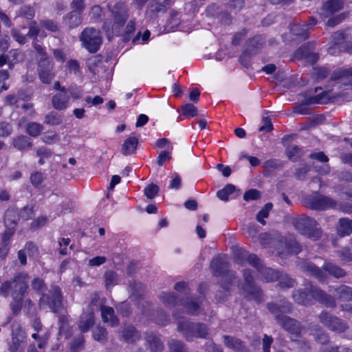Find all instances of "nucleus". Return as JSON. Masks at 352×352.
I'll use <instances>...</instances> for the list:
<instances>
[{
    "label": "nucleus",
    "instance_id": "obj_1",
    "mask_svg": "<svg viewBox=\"0 0 352 352\" xmlns=\"http://www.w3.org/2000/svg\"><path fill=\"white\" fill-rule=\"evenodd\" d=\"M266 307L281 328L292 335L300 336L303 329L302 324L295 318L286 315L293 311V306L290 302L285 298H280L276 302H267Z\"/></svg>",
    "mask_w": 352,
    "mask_h": 352
},
{
    "label": "nucleus",
    "instance_id": "obj_2",
    "mask_svg": "<svg viewBox=\"0 0 352 352\" xmlns=\"http://www.w3.org/2000/svg\"><path fill=\"white\" fill-rule=\"evenodd\" d=\"M294 300L300 305H310L312 300L325 305L327 307L334 308L336 306L335 298L325 293L320 287L312 283L305 285L304 289L293 291Z\"/></svg>",
    "mask_w": 352,
    "mask_h": 352
},
{
    "label": "nucleus",
    "instance_id": "obj_3",
    "mask_svg": "<svg viewBox=\"0 0 352 352\" xmlns=\"http://www.w3.org/2000/svg\"><path fill=\"white\" fill-rule=\"evenodd\" d=\"M29 280L28 273H16L12 278L1 283L0 294L5 298L10 294L12 298H24L30 292Z\"/></svg>",
    "mask_w": 352,
    "mask_h": 352
},
{
    "label": "nucleus",
    "instance_id": "obj_4",
    "mask_svg": "<svg viewBox=\"0 0 352 352\" xmlns=\"http://www.w3.org/2000/svg\"><path fill=\"white\" fill-rule=\"evenodd\" d=\"M107 9L113 21L111 26L107 21L104 22L102 28L106 32H115L118 34L129 17V9L124 1H120L114 4L108 3Z\"/></svg>",
    "mask_w": 352,
    "mask_h": 352
},
{
    "label": "nucleus",
    "instance_id": "obj_5",
    "mask_svg": "<svg viewBox=\"0 0 352 352\" xmlns=\"http://www.w3.org/2000/svg\"><path fill=\"white\" fill-rule=\"evenodd\" d=\"M177 331L182 334L187 342L195 338L207 339L210 335V328L203 322H194L188 319L179 320Z\"/></svg>",
    "mask_w": 352,
    "mask_h": 352
},
{
    "label": "nucleus",
    "instance_id": "obj_6",
    "mask_svg": "<svg viewBox=\"0 0 352 352\" xmlns=\"http://www.w3.org/2000/svg\"><path fill=\"white\" fill-rule=\"evenodd\" d=\"M243 283L240 291L243 298L248 300H253L257 304L264 301V294L262 289L254 280L253 272L250 269H245L242 272Z\"/></svg>",
    "mask_w": 352,
    "mask_h": 352
},
{
    "label": "nucleus",
    "instance_id": "obj_7",
    "mask_svg": "<svg viewBox=\"0 0 352 352\" xmlns=\"http://www.w3.org/2000/svg\"><path fill=\"white\" fill-rule=\"evenodd\" d=\"M63 294L57 285H52L47 294H42L39 299L38 307L41 309L47 306L54 313H58L63 307Z\"/></svg>",
    "mask_w": 352,
    "mask_h": 352
},
{
    "label": "nucleus",
    "instance_id": "obj_8",
    "mask_svg": "<svg viewBox=\"0 0 352 352\" xmlns=\"http://www.w3.org/2000/svg\"><path fill=\"white\" fill-rule=\"evenodd\" d=\"M316 224L314 219L307 216H302L294 221V226L298 232L314 241L319 239L322 234L320 229L316 228Z\"/></svg>",
    "mask_w": 352,
    "mask_h": 352
},
{
    "label": "nucleus",
    "instance_id": "obj_9",
    "mask_svg": "<svg viewBox=\"0 0 352 352\" xmlns=\"http://www.w3.org/2000/svg\"><path fill=\"white\" fill-rule=\"evenodd\" d=\"M82 45L91 53L96 52L102 43L100 31L94 28H87L80 36Z\"/></svg>",
    "mask_w": 352,
    "mask_h": 352
},
{
    "label": "nucleus",
    "instance_id": "obj_10",
    "mask_svg": "<svg viewBox=\"0 0 352 352\" xmlns=\"http://www.w3.org/2000/svg\"><path fill=\"white\" fill-rule=\"evenodd\" d=\"M318 319L324 327L331 331L343 333L349 329L348 324L342 319L327 311L318 315Z\"/></svg>",
    "mask_w": 352,
    "mask_h": 352
},
{
    "label": "nucleus",
    "instance_id": "obj_11",
    "mask_svg": "<svg viewBox=\"0 0 352 352\" xmlns=\"http://www.w3.org/2000/svg\"><path fill=\"white\" fill-rule=\"evenodd\" d=\"M305 204L307 208L318 210H324L336 206V202L333 199L319 194L307 197L305 199Z\"/></svg>",
    "mask_w": 352,
    "mask_h": 352
},
{
    "label": "nucleus",
    "instance_id": "obj_12",
    "mask_svg": "<svg viewBox=\"0 0 352 352\" xmlns=\"http://www.w3.org/2000/svg\"><path fill=\"white\" fill-rule=\"evenodd\" d=\"M52 58L38 60L37 72L39 80L45 85H50L56 76Z\"/></svg>",
    "mask_w": 352,
    "mask_h": 352
},
{
    "label": "nucleus",
    "instance_id": "obj_13",
    "mask_svg": "<svg viewBox=\"0 0 352 352\" xmlns=\"http://www.w3.org/2000/svg\"><path fill=\"white\" fill-rule=\"evenodd\" d=\"M221 276L223 278L220 282V287L223 291V293H222L221 290L217 291L215 294V298L219 300L224 301L229 296L233 284L237 282V277L236 272L231 270Z\"/></svg>",
    "mask_w": 352,
    "mask_h": 352
},
{
    "label": "nucleus",
    "instance_id": "obj_14",
    "mask_svg": "<svg viewBox=\"0 0 352 352\" xmlns=\"http://www.w3.org/2000/svg\"><path fill=\"white\" fill-rule=\"evenodd\" d=\"M235 262L241 265L248 263L253 267L258 262L259 258L254 254H250L243 248H238L234 252Z\"/></svg>",
    "mask_w": 352,
    "mask_h": 352
},
{
    "label": "nucleus",
    "instance_id": "obj_15",
    "mask_svg": "<svg viewBox=\"0 0 352 352\" xmlns=\"http://www.w3.org/2000/svg\"><path fill=\"white\" fill-rule=\"evenodd\" d=\"M254 267L258 271L266 282H274L278 280L280 276V272L267 267L260 258Z\"/></svg>",
    "mask_w": 352,
    "mask_h": 352
},
{
    "label": "nucleus",
    "instance_id": "obj_16",
    "mask_svg": "<svg viewBox=\"0 0 352 352\" xmlns=\"http://www.w3.org/2000/svg\"><path fill=\"white\" fill-rule=\"evenodd\" d=\"M331 80L352 87V67L336 69L332 73Z\"/></svg>",
    "mask_w": 352,
    "mask_h": 352
},
{
    "label": "nucleus",
    "instance_id": "obj_17",
    "mask_svg": "<svg viewBox=\"0 0 352 352\" xmlns=\"http://www.w3.org/2000/svg\"><path fill=\"white\" fill-rule=\"evenodd\" d=\"M210 267L214 276H221L228 272L229 264L225 257L218 256L210 261Z\"/></svg>",
    "mask_w": 352,
    "mask_h": 352
},
{
    "label": "nucleus",
    "instance_id": "obj_18",
    "mask_svg": "<svg viewBox=\"0 0 352 352\" xmlns=\"http://www.w3.org/2000/svg\"><path fill=\"white\" fill-rule=\"evenodd\" d=\"M222 340L225 346L234 352H250L245 343L238 338L224 335Z\"/></svg>",
    "mask_w": 352,
    "mask_h": 352
},
{
    "label": "nucleus",
    "instance_id": "obj_19",
    "mask_svg": "<svg viewBox=\"0 0 352 352\" xmlns=\"http://www.w3.org/2000/svg\"><path fill=\"white\" fill-rule=\"evenodd\" d=\"M122 339L127 343L133 344L141 339L140 332L131 324H124L121 331Z\"/></svg>",
    "mask_w": 352,
    "mask_h": 352
},
{
    "label": "nucleus",
    "instance_id": "obj_20",
    "mask_svg": "<svg viewBox=\"0 0 352 352\" xmlns=\"http://www.w3.org/2000/svg\"><path fill=\"white\" fill-rule=\"evenodd\" d=\"M70 97L67 91H58L52 98V105L58 111L66 109L69 104Z\"/></svg>",
    "mask_w": 352,
    "mask_h": 352
},
{
    "label": "nucleus",
    "instance_id": "obj_21",
    "mask_svg": "<svg viewBox=\"0 0 352 352\" xmlns=\"http://www.w3.org/2000/svg\"><path fill=\"white\" fill-rule=\"evenodd\" d=\"M25 333L21 327H17L12 329V340L9 343V350L12 352H16L19 350L21 344L24 342Z\"/></svg>",
    "mask_w": 352,
    "mask_h": 352
},
{
    "label": "nucleus",
    "instance_id": "obj_22",
    "mask_svg": "<svg viewBox=\"0 0 352 352\" xmlns=\"http://www.w3.org/2000/svg\"><path fill=\"white\" fill-rule=\"evenodd\" d=\"M101 317L102 321L105 323H109L112 327H118L120 324V320L115 314L113 307L102 305L100 307Z\"/></svg>",
    "mask_w": 352,
    "mask_h": 352
},
{
    "label": "nucleus",
    "instance_id": "obj_23",
    "mask_svg": "<svg viewBox=\"0 0 352 352\" xmlns=\"http://www.w3.org/2000/svg\"><path fill=\"white\" fill-rule=\"evenodd\" d=\"M145 340L151 352L163 351L164 345L159 336L153 332H146Z\"/></svg>",
    "mask_w": 352,
    "mask_h": 352
},
{
    "label": "nucleus",
    "instance_id": "obj_24",
    "mask_svg": "<svg viewBox=\"0 0 352 352\" xmlns=\"http://www.w3.org/2000/svg\"><path fill=\"white\" fill-rule=\"evenodd\" d=\"M11 144L14 148L21 152L31 149L33 146L32 139L24 135L12 138Z\"/></svg>",
    "mask_w": 352,
    "mask_h": 352
},
{
    "label": "nucleus",
    "instance_id": "obj_25",
    "mask_svg": "<svg viewBox=\"0 0 352 352\" xmlns=\"http://www.w3.org/2000/svg\"><path fill=\"white\" fill-rule=\"evenodd\" d=\"M162 302L167 307L172 308L182 305V298L173 292H162L160 295Z\"/></svg>",
    "mask_w": 352,
    "mask_h": 352
},
{
    "label": "nucleus",
    "instance_id": "obj_26",
    "mask_svg": "<svg viewBox=\"0 0 352 352\" xmlns=\"http://www.w3.org/2000/svg\"><path fill=\"white\" fill-rule=\"evenodd\" d=\"M310 334L314 338L315 341L320 344H327L329 342L328 333L318 324H314L309 329Z\"/></svg>",
    "mask_w": 352,
    "mask_h": 352
},
{
    "label": "nucleus",
    "instance_id": "obj_27",
    "mask_svg": "<svg viewBox=\"0 0 352 352\" xmlns=\"http://www.w3.org/2000/svg\"><path fill=\"white\" fill-rule=\"evenodd\" d=\"M182 305L186 309V313L192 316H197L201 311L200 300L192 298H182Z\"/></svg>",
    "mask_w": 352,
    "mask_h": 352
},
{
    "label": "nucleus",
    "instance_id": "obj_28",
    "mask_svg": "<svg viewBox=\"0 0 352 352\" xmlns=\"http://www.w3.org/2000/svg\"><path fill=\"white\" fill-rule=\"evenodd\" d=\"M82 23L80 13L76 10H72L63 17V23L69 29L78 27Z\"/></svg>",
    "mask_w": 352,
    "mask_h": 352
},
{
    "label": "nucleus",
    "instance_id": "obj_29",
    "mask_svg": "<svg viewBox=\"0 0 352 352\" xmlns=\"http://www.w3.org/2000/svg\"><path fill=\"white\" fill-rule=\"evenodd\" d=\"M344 5V0H327L323 3L322 9L324 12L332 14L341 10Z\"/></svg>",
    "mask_w": 352,
    "mask_h": 352
},
{
    "label": "nucleus",
    "instance_id": "obj_30",
    "mask_svg": "<svg viewBox=\"0 0 352 352\" xmlns=\"http://www.w3.org/2000/svg\"><path fill=\"white\" fill-rule=\"evenodd\" d=\"M264 44L263 38L261 36H255L249 38L245 43V49L254 54H257Z\"/></svg>",
    "mask_w": 352,
    "mask_h": 352
},
{
    "label": "nucleus",
    "instance_id": "obj_31",
    "mask_svg": "<svg viewBox=\"0 0 352 352\" xmlns=\"http://www.w3.org/2000/svg\"><path fill=\"white\" fill-rule=\"evenodd\" d=\"M301 267L304 272L309 273L319 280H323L325 278L324 271L311 262L304 263Z\"/></svg>",
    "mask_w": 352,
    "mask_h": 352
},
{
    "label": "nucleus",
    "instance_id": "obj_32",
    "mask_svg": "<svg viewBox=\"0 0 352 352\" xmlns=\"http://www.w3.org/2000/svg\"><path fill=\"white\" fill-rule=\"evenodd\" d=\"M338 235L340 236H349L352 233V220L349 218H341L337 226Z\"/></svg>",
    "mask_w": 352,
    "mask_h": 352
},
{
    "label": "nucleus",
    "instance_id": "obj_33",
    "mask_svg": "<svg viewBox=\"0 0 352 352\" xmlns=\"http://www.w3.org/2000/svg\"><path fill=\"white\" fill-rule=\"evenodd\" d=\"M20 219L18 211L14 208H8L4 214V224L6 227L15 228Z\"/></svg>",
    "mask_w": 352,
    "mask_h": 352
},
{
    "label": "nucleus",
    "instance_id": "obj_34",
    "mask_svg": "<svg viewBox=\"0 0 352 352\" xmlns=\"http://www.w3.org/2000/svg\"><path fill=\"white\" fill-rule=\"evenodd\" d=\"M94 314L93 311L89 314H83L79 322L78 327L81 332L88 331L94 324Z\"/></svg>",
    "mask_w": 352,
    "mask_h": 352
},
{
    "label": "nucleus",
    "instance_id": "obj_35",
    "mask_svg": "<svg viewBox=\"0 0 352 352\" xmlns=\"http://www.w3.org/2000/svg\"><path fill=\"white\" fill-rule=\"evenodd\" d=\"M129 292L131 294V297L133 299H140L144 292V286L136 280H132L129 284Z\"/></svg>",
    "mask_w": 352,
    "mask_h": 352
},
{
    "label": "nucleus",
    "instance_id": "obj_36",
    "mask_svg": "<svg viewBox=\"0 0 352 352\" xmlns=\"http://www.w3.org/2000/svg\"><path fill=\"white\" fill-rule=\"evenodd\" d=\"M138 139L135 137H129L125 140L121 152L124 155L134 153L137 149Z\"/></svg>",
    "mask_w": 352,
    "mask_h": 352
},
{
    "label": "nucleus",
    "instance_id": "obj_37",
    "mask_svg": "<svg viewBox=\"0 0 352 352\" xmlns=\"http://www.w3.org/2000/svg\"><path fill=\"white\" fill-rule=\"evenodd\" d=\"M170 3V0H153L149 3V8L154 14L165 12Z\"/></svg>",
    "mask_w": 352,
    "mask_h": 352
},
{
    "label": "nucleus",
    "instance_id": "obj_38",
    "mask_svg": "<svg viewBox=\"0 0 352 352\" xmlns=\"http://www.w3.org/2000/svg\"><path fill=\"white\" fill-rule=\"evenodd\" d=\"M323 269L327 272L331 276L339 278L346 276V272L341 267L331 263H324Z\"/></svg>",
    "mask_w": 352,
    "mask_h": 352
},
{
    "label": "nucleus",
    "instance_id": "obj_39",
    "mask_svg": "<svg viewBox=\"0 0 352 352\" xmlns=\"http://www.w3.org/2000/svg\"><path fill=\"white\" fill-rule=\"evenodd\" d=\"M336 292L340 301H352V287L347 285H341L336 289Z\"/></svg>",
    "mask_w": 352,
    "mask_h": 352
},
{
    "label": "nucleus",
    "instance_id": "obj_40",
    "mask_svg": "<svg viewBox=\"0 0 352 352\" xmlns=\"http://www.w3.org/2000/svg\"><path fill=\"white\" fill-rule=\"evenodd\" d=\"M105 287L109 289L118 283V276L116 272L112 270L107 271L104 274Z\"/></svg>",
    "mask_w": 352,
    "mask_h": 352
},
{
    "label": "nucleus",
    "instance_id": "obj_41",
    "mask_svg": "<svg viewBox=\"0 0 352 352\" xmlns=\"http://www.w3.org/2000/svg\"><path fill=\"white\" fill-rule=\"evenodd\" d=\"M285 152L289 160L293 162H298L302 155V149L296 145L288 146Z\"/></svg>",
    "mask_w": 352,
    "mask_h": 352
},
{
    "label": "nucleus",
    "instance_id": "obj_42",
    "mask_svg": "<svg viewBox=\"0 0 352 352\" xmlns=\"http://www.w3.org/2000/svg\"><path fill=\"white\" fill-rule=\"evenodd\" d=\"M108 333L104 327L98 326L93 331V337L94 340L100 342L102 344H104L107 342L108 339Z\"/></svg>",
    "mask_w": 352,
    "mask_h": 352
},
{
    "label": "nucleus",
    "instance_id": "obj_43",
    "mask_svg": "<svg viewBox=\"0 0 352 352\" xmlns=\"http://www.w3.org/2000/svg\"><path fill=\"white\" fill-rule=\"evenodd\" d=\"M292 32L294 34L305 40L309 37L307 25L305 23L300 25L294 24L292 28Z\"/></svg>",
    "mask_w": 352,
    "mask_h": 352
},
{
    "label": "nucleus",
    "instance_id": "obj_44",
    "mask_svg": "<svg viewBox=\"0 0 352 352\" xmlns=\"http://www.w3.org/2000/svg\"><path fill=\"white\" fill-rule=\"evenodd\" d=\"M329 100L328 92L322 91V93L307 98V103L308 104H325Z\"/></svg>",
    "mask_w": 352,
    "mask_h": 352
},
{
    "label": "nucleus",
    "instance_id": "obj_45",
    "mask_svg": "<svg viewBox=\"0 0 352 352\" xmlns=\"http://www.w3.org/2000/svg\"><path fill=\"white\" fill-rule=\"evenodd\" d=\"M168 346L170 352H188L185 344L178 340H170L168 343Z\"/></svg>",
    "mask_w": 352,
    "mask_h": 352
},
{
    "label": "nucleus",
    "instance_id": "obj_46",
    "mask_svg": "<svg viewBox=\"0 0 352 352\" xmlns=\"http://www.w3.org/2000/svg\"><path fill=\"white\" fill-rule=\"evenodd\" d=\"M31 286L33 290L38 294H45L47 290V285L43 279L39 277H35L31 281Z\"/></svg>",
    "mask_w": 352,
    "mask_h": 352
},
{
    "label": "nucleus",
    "instance_id": "obj_47",
    "mask_svg": "<svg viewBox=\"0 0 352 352\" xmlns=\"http://www.w3.org/2000/svg\"><path fill=\"white\" fill-rule=\"evenodd\" d=\"M273 204L272 203H267L262 209L256 214V220L262 225L265 226L266 221L265 218L268 217L270 211L272 209Z\"/></svg>",
    "mask_w": 352,
    "mask_h": 352
},
{
    "label": "nucleus",
    "instance_id": "obj_48",
    "mask_svg": "<svg viewBox=\"0 0 352 352\" xmlns=\"http://www.w3.org/2000/svg\"><path fill=\"white\" fill-rule=\"evenodd\" d=\"M236 190V187L230 184H227L223 189L217 192V197L223 201H228L230 195L232 194Z\"/></svg>",
    "mask_w": 352,
    "mask_h": 352
},
{
    "label": "nucleus",
    "instance_id": "obj_49",
    "mask_svg": "<svg viewBox=\"0 0 352 352\" xmlns=\"http://www.w3.org/2000/svg\"><path fill=\"white\" fill-rule=\"evenodd\" d=\"M12 300L10 303V308L14 316H18L23 306L24 298H12Z\"/></svg>",
    "mask_w": 352,
    "mask_h": 352
},
{
    "label": "nucleus",
    "instance_id": "obj_50",
    "mask_svg": "<svg viewBox=\"0 0 352 352\" xmlns=\"http://www.w3.org/2000/svg\"><path fill=\"white\" fill-rule=\"evenodd\" d=\"M43 127L41 124L36 122H30L26 127V132L32 137H37L43 131Z\"/></svg>",
    "mask_w": 352,
    "mask_h": 352
},
{
    "label": "nucleus",
    "instance_id": "obj_51",
    "mask_svg": "<svg viewBox=\"0 0 352 352\" xmlns=\"http://www.w3.org/2000/svg\"><path fill=\"white\" fill-rule=\"evenodd\" d=\"M40 25L52 32H58L59 31V27L58 23L52 19H42L39 21Z\"/></svg>",
    "mask_w": 352,
    "mask_h": 352
},
{
    "label": "nucleus",
    "instance_id": "obj_52",
    "mask_svg": "<svg viewBox=\"0 0 352 352\" xmlns=\"http://www.w3.org/2000/svg\"><path fill=\"white\" fill-rule=\"evenodd\" d=\"M116 308L118 313L122 317H129L132 312L130 304L126 301L118 303Z\"/></svg>",
    "mask_w": 352,
    "mask_h": 352
},
{
    "label": "nucleus",
    "instance_id": "obj_53",
    "mask_svg": "<svg viewBox=\"0 0 352 352\" xmlns=\"http://www.w3.org/2000/svg\"><path fill=\"white\" fill-rule=\"evenodd\" d=\"M315 49L314 43H306L303 44L297 51L298 54L300 55L302 58H305L311 54Z\"/></svg>",
    "mask_w": 352,
    "mask_h": 352
},
{
    "label": "nucleus",
    "instance_id": "obj_54",
    "mask_svg": "<svg viewBox=\"0 0 352 352\" xmlns=\"http://www.w3.org/2000/svg\"><path fill=\"white\" fill-rule=\"evenodd\" d=\"M285 245L292 254H297L302 251V245L296 239H289L287 240Z\"/></svg>",
    "mask_w": 352,
    "mask_h": 352
},
{
    "label": "nucleus",
    "instance_id": "obj_55",
    "mask_svg": "<svg viewBox=\"0 0 352 352\" xmlns=\"http://www.w3.org/2000/svg\"><path fill=\"white\" fill-rule=\"evenodd\" d=\"M181 111L182 114L186 116L195 117L198 113L197 107L191 103H187L182 106Z\"/></svg>",
    "mask_w": 352,
    "mask_h": 352
},
{
    "label": "nucleus",
    "instance_id": "obj_56",
    "mask_svg": "<svg viewBox=\"0 0 352 352\" xmlns=\"http://www.w3.org/2000/svg\"><path fill=\"white\" fill-rule=\"evenodd\" d=\"M253 55L254 54L252 52L244 50L239 56V61L243 67L248 68L251 65V58Z\"/></svg>",
    "mask_w": 352,
    "mask_h": 352
},
{
    "label": "nucleus",
    "instance_id": "obj_57",
    "mask_svg": "<svg viewBox=\"0 0 352 352\" xmlns=\"http://www.w3.org/2000/svg\"><path fill=\"white\" fill-rule=\"evenodd\" d=\"M159 186L154 184L148 185L144 190V195L150 199H153L159 192Z\"/></svg>",
    "mask_w": 352,
    "mask_h": 352
},
{
    "label": "nucleus",
    "instance_id": "obj_58",
    "mask_svg": "<svg viewBox=\"0 0 352 352\" xmlns=\"http://www.w3.org/2000/svg\"><path fill=\"white\" fill-rule=\"evenodd\" d=\"M45 122L49 125H58L62 122L61 116L51 112L45 116Z\"/></svg>",
    "mask_w": 352,
    "mask_h": 352
},
{
    "label": "nucleus",
    "instance_id": "obj_59",
    "mask_svg": "<svg viewBox=\"0 0 352 352\" xmlns=\"http://www.w3.org/2000/svg\"><path fill=\"white\" fill-rule=\"evenodd\" d=\"M13 128L10 123L6 121L0 122V137L6 138L12 133Z\"/></svg>",
    "mask_w": 352,
    "mask_h": 352
},
{
    "label": "nucleus",
    "instance_id": "obj_60",
    "mask_svg": "<svg viewBox=\"0 0 352 352\" xmlns=\"http://www.w3.org/2000/svg\"><path fill=\"white\" fill-rule=\"evenodd\" d=\"M34 14V9L30 6H23L19 10V16L27 19H32Z\"/></svg>",
    "mask_w": 352,
    "mask_h": 352
},
{
    "label": "nucleus",
    "instance_id": "obj_61",
    "mask_svg": "<svg viewBox=\"0 0 352 352\" xmlns=\"http://www.w3.org/2000/svg\"><path fill=\"white\" fill-rule=\"evenodd\" d=\"M278 280H279L280 286L284 288L293 287L295 284V280L293 278L289 277L287 274H282L281 273Z\"/></svg>",
    "mask_w": 352,
    "mask_h": 352
},
{
    "label": "nucleus",
    "instance_id": "obj_62",
    "mask_svg": "<svg viewBox=\"0 0 352 352\" xmlns=\"http://www.w3.org/2000/svg\"><path fill=\"white\" fill-rule=\"evenodd\" d=\"M330 74V71L327 67H314L313 74L317 80H322L327 78Z\"/></svg>",
    "mask_w": 352,
    "mask_h": 352
},
{
    "label": "nucleus",
    "instance_id": "obj_63",
    "mask_svg": "<svg viewBox=\"0 0 352 352\" xmlns=\"http://www.w3.org/2000/svg\"><path fill=\"white\" fill-rule=\"evenodd\" d=\"M347 16L348 14L346 12H342L338 15L334 16L327 20V25L334 27L341 23Z\"/></svg>",
    "mask_w": 352,
    "mask_h": 352
},
{
    "label": "nucleus",
    "instance_id": "obj_64",
    "mask_svg": "<svg viewBox=\"0 0 352 352\" xmlns=\"http://www.w3.org/2000/svg\"><path fill=\"white\" fill-rule=\"evenodd\" d=\"M155 321L160 325L166 326L169 322V318L165 311L159 310L155 316Z\"/></svg>",
    "mask_w": 352,
    "mask_h": 352
}]
</instances>
